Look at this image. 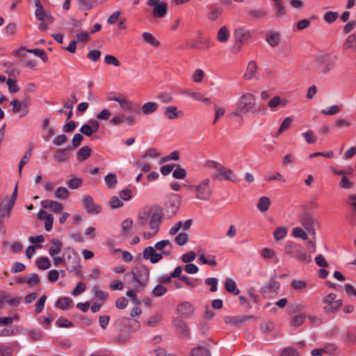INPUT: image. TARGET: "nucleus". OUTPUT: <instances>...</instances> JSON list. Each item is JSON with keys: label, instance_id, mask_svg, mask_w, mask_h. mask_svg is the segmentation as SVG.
Here are the masks:
<instances>
[{"label": "nucleus", "instance_id": "46", "mask_svg": "<svg viewBox=\"0 0 356 356\" xmlns=\"http://www.w3.org/2000/svg\"><path fill=\"white\" fill-rule=\"evenodd\" d=\"M83 179L76 177L71 178L67 181L68 187L71 189H76L82 186Z\"/></svg>", "mask_w": 356, "mask_h": 356}, {"label": "nucleus", "instance_id": "29", "mask_svg": "<svg viewBox=\"0 0 356 356\" xmlns=\"http://www.w3.org/2000/svg\"><path fill=\"white\" fill-rule=\"evenodd\" d=\"M184 93L191 96L195 100L201 101L208 104H210L211 103V99L209 98L204 97L200 92L186 90L184 92Z\"/></svg>", "mask_w": 356, "mask_h": 356}, {"label": "nucleus", "instance_id": "51", "mask_svg": "<svg viewBox=\"0 0 356 356\" xmlns=\"http://www.w3.org/2000/svg\"><path fill=\"white\" fill-rule=\"evenodd\" d=\"M131 322H134L135 323H137L136 321H134V320L131 321V318H129L121 317V318H119L116 321L115 324L119 327V330L122 331L123 329L121 327V326L122 325L127 326V325H129L131 323Z\"/></svg>", "mask_w": 356, "mask_h": 356}, {"label": "nucleus", "instance_id": "36", "mask_svg": "<svg viewBox=\"0 0 356 356\" xmlns=\"http://www.w3.org/2000/svg\"><path fill=\"white\" fill-rule=\"evenodd\" d=\"M257 66L256 63L251 61L248 65L247 72L244 74L245 79H251L256 74Z\"/></svg>", "mask_w": 356, "mask_h": 356}, {"label": "nucleus", "instance_id": "15", "mask_svg": "<svg viewBox=\"0 0 356 356\" xmlns=\"http://www.w3.org/2000/svg\"><path fill=\"white\" fill-rule=\"evenodd\" d=\"M174 323L177 327L180 338L186 339L188 337L190 330L186 322L180 318H176L174 320Z\"/></svg>", "mask_w": 356, "mask_h": 356}, {"label": "nucleus", "instance_id": "35", "mask_svg": "<svg viewBox=\"0 0 356 356\" xmlns=\"http://www.w3.org/2000/svg\"><path fill=\"white\" fill-rule=\"evenodd\" d=\"M54 158L58 162H65L69 159V152L66 149H58L54 154Z\"/></svg>", "mask_w": 356, "mask_h": 356}, {"label": "nucleus", "instance_id": "12", "mask_svg": "<svg viewBox=\"0 0 356 356\" xmlns=\"http://www.w3.org/2000/svg\"><path fill=\"white\" fill-rule=\"evenodd\" d=\"M143 257L145 259H149L152 264L159 262L163 258L161 253H156V249L152 246H148L143 250Z\"/></svg>", "mask_w": 356, "mask_h": 356}, {"label": "nucleus", "instance_id": "27", "mask_svg": "<svg viewBox=\"0 0 356 356\" xmlns=\"http://www.w3.org/2000/svg\"><path fill=\"white\" fill-rule=\"evenodd\" d=\"M280 288V283L279 282L271 280L270 282L267 284L266 286L263 287L261 292L264 294H266L270 292H276L278 289Z\"/></svg>", "mask_w": 356, "mask_h": 356}, {"label": "nucleus", "instance_id": "39", "mask_svg": "<svg viewBox=\"0 0 356 356\" xmlns=\"http://www.w3.org/2000/svg\"><path fill=\"white\" fill-rule=\"evenodd\" d=\"M158 108V104L155 102H147L142 106L143 113L145 115L152 113Z\"/></svg>", "mask_w": 356, "mask_h": 356}, {"label": "nucleus", "instance_id": "40", "mask_svg": "<svg viewBox=\"0 0 356 356\" xmlns=\"http://www.w3.org/2000/svg\"><path fill=\"white\" fill-rule=\"evenodd\" d=\"M36 266L40 270H47L50 268L51 263L47 257H42L37 259Z\"/></svg>", "mask_w": 356, "mask_h": 356}, {"label": "nucleus", "instance_id": "61", "mask_svg": "<svg viewBox=\"0 0 356 356\" xmlns=\"http://www.w3.org/2000/svg\"><path fill=\"white\" fill-rule=\"evenodd\" d=\"M47 300V296L45 295H42L35 304V312L37 314L40 313L44 307V302Z\"/></svg>", "mask_w": 356, "mask_h": 356}, {"label": "nucleus", "instance_id": "55", "mask_svg": "<svg viewBox=\"0 0 356 356\" xmlns=\"http://www.w3.org/2000/svg\"><path fill=\"white\" fill-rule=\"evenodd\" d=\"M200 260L204 264H209L210 266H216V261L214 256H208V258L204 254L200 255Z\"/></svg>", "mask_w": 356, "mask_h": 356}, {"label": "nucleus", "instance_id": "38", "mask_svg": "<svg viewBox=\"0 0 356 356\" xmlns=\"http://www.w3.org/2000/svg\"><path fill=\"white\" fill-rule=\"evenodd\" d=\"M143 38L145 42L149 44L154 47H157L159 46L160 42L157 40L152 34L150 33L145 32L143 33Z\"/></svg>", "mask_w": 356, "mask_h": 356}, {"label": "nucleus", "instance_id": "45", "mask_svg": "<svg viewBox=\"0 0 356 356\" xmlns=\"http://www.w3.org/2000/svg\"><path fill=\"white\" fill-rule=\"evenodd\" d=\"M266 40L271 47H276L280 42V36L278 33H273L268 35Z\"/></svg>", "mask_w": 356, "mask_h": 356}, {"label": "nucleus", "instance_id": "21", "mask_svg": "<svg viewBox=\"0 0 356 356\" xmlns=\"http://www.w3.org/2000/svg\"><path fill=\"white\" fill-rule=\"evenodd\" d=\"M42 205L44 209H51L55 213H60L63 210V205L60 203L50 200L42 201Z\"/></svg>", "mask_w": 356, "mask_h": 356}, {"label": "nucleus", "instance_id": "2", "mask_svg": "<svg viewBox=\"0 0 356 356\" xmlns=\"http://www.w3.org/2000/svg\"><path fill=\"white\" fill-rule=\"evenodd\" d=\"M65 266L70 272H75L76 275L82 276V272L80 270V259L74 249L67 248L65 250Z\"/></svg>", "mask_w": 356, "mask_h": 356}, {"label": "nucleus", "instance_id": "48", "mask_svg": "<svg viewBox=\"0 0 356 356\" xmlns=\"http://www.w3.org/2000/svg\"><path fill=\"white\" fill-rule=\"evenodd\" d=\"M55 196L58 199L67 200L70 196V193L66 188L59 187L55 192Z\"/></svg>", "mask_w": 356, "mask_h": 356}, {"label": "nucleus", "instance_id": "11", "mask_svg": "<svg viewBox=\"0 0 356 356\" xmlns=\"http://www.w3.org/2000/svg\"><path fill=\"white\" fill-rule=\"evenodd\" d=\"M10 104L13 106V112L15 113H19V115L21 117L24 116L28 113L29 99H24L22 102L14 99L10 102Z\"/></svg>", "mask_w": 356, "mask_h": 356}, {"label": "nucleus", "instance_id": "6", "mask_svg": "<svg viewBox=\"0 0 356 356\" xmlns=\"http://www.w3.org/2000/svg\"><path fill=\"white\" fill-rule=\"evenodd\" d=\"M323 309L325 314H332L338 311L342 306V300L337 298L335 293H330L322 299Z\"/></svg>", "mask_w": 356, "mask_h": 356}, {"label": "nucleus", "instance_id": "31", "mask_svg": "<svg viewBox=\"0 0 356 356\" xmlns=\"http://www.w3.org/2000/svg\"><path fill=\"white\" fill-rule=\"evenodd\" d=\"M225 288L227 292L232 293L236 296L238 295L240 292L236 287L235 282L232 279L226 280L225 282Z\"/></svg>", "mask_w": 356, "mask_h": 356}, {"label": "nucleus", "instance_id": "24", "mask_svg": "<svg viewBox=\"0 0 356 356\" xmlns=\"http://www.w3.org/2000/svg\"><path fill=\"white\" fill-rule=\"evenodd\" d=\"M73 306V300L68 297L59 298L56 302V307L63 310H66Z\"/></svg>", "mask_w": 356, "mask_h": 356}, {"label": "nucleus", "instance_id": "18", "mask_svg": "<svg viewBox=\"0 0 356 356\" xmlns=\"http://www.w3.org/2000/svg\"><path fill=\"white\" fill-rule=\"evenodd\" d=\"M235 37L240 42H248L252 36V33L245 28H238L235 31Z\"/></svg>", "mask_w": 356, "mask_h": 356}, {"label": "nucleus", "instance_id": "42", "mask_svg": "<svg viewBox=\"0 0 356 356\" xmlns=\"http://www.w3.org/2000/svg\"><path fill=\"white\" fill-rule=\"evenodd\" d=\"M149 218V211L148 209L140 211L138 214V225L140 227L145 225Z\"/></svg>", "mask_w": 356, "mask_h": 356}, {"label": "nucleus", "instance_id": "20", "mask_svg": "<svg viewBox=\"0 0 356 356\" xmlns=\"http://www.w3.org/2000/svg\"><path fill=\"white\" fill-rule=\"evenodd\" d=\"M169 207L171 208L172 215H174L181 205V197L177 194H172L169 197Z\"/></svg>", "mask_w": 356, "mask_h": 356}, {"label": "nucleus", "instance_id": "16", "mask_svg": "<svg viewBox=\"0 0 356 356\" xmlns=\"http://www.w3.org/2000/svg\"><path fill=\"white\" fill-rule=\"evenodd\" d=\"M83 204L88 213H99L101 211V207L94 203L92 197L90 195L83 197Z\"/></svg>", "mask_w": 356, "mask_h": 356}, {"label": "nucleus", "instance_id": "57", "mask_svg": "<svg viewBox=\"0 0 356 356\" xmlns=\"http://www.w3.org/2000/svg\"><path fill=\"white\" fill-rule=\"evenodd\" d=\"M339 15L337 12L328 11L324 15V19L326 22L332 24L336 21Z\"/></svg>", "mask_w": 356, "mask_h": 356}, {"label": "nucleus", "instance_id": "30", "mask_svg": "<svg viewBox=\"0 0 356 356\" xmlns=\"http://www.w3.org/2000/svg\"><path fill=\"white\" fill-rule=\"evenodd\" d=\"M270 200L266 196L261 197L257 203V208L261 212L266 211L270 205Z\"/></svg>", "mask_w": 356, "mask_h": 356}, {"label": "nucleus", "instance_id": "56", "mask_svg": "<svg viewBox=\"0 0 356 356\" xmlns=\"http://www.w3.org/2000/svg\"><path fill=\"white\" fill-rule=\"evenodd\" d=\"M291 286L295 290H302L307 287V283L304 280H294L291 282Z\"/></svg>", "mask_w": 356, "mask_h": 356}, {"label": "nucleus", "instance_id": "26", "mask_svg": "<svg viewBox=\"0 0 356 356\" xmlns=\"http://www.w3.org/2000/svg\"><path fill=\"white\" fill-rule=\"evenodd\" d=\"M53 245L49 248V253L51 257L58 254L62 249L63 243L58 239L53 238L51 240Z\"/></svg>", "mask_w": 356, "mask_h": 356}, {"label": "nucleus", "instance_id": "53", "mask_svg": "<svg viewBox=\"0 0 356 356\" xmlns=\"http://www.w3.org/2000/svg\"><path fill=\"white\" fill-rule=\"evenodd\" d=\"M188 241V235L185 232H181L175 238V241L179 245H185Z\"/></svg>", "mask_w": 356, "mask_h": 356}, {"label": "nucleus", "instance_id": "33", "mask_svg": "<svg viewBox=\"0 0 356 356\" xmlns=\"http://www.w3.org/2000/svg\"><path fill=\"white\" fill-rule=\"evenodd\" d=\"M223 9L221 7L211 6L208 13V18L214 21L217 19L222 13Z\"/></svg>", "mask_w": 356, "mask_h": 356}, {"label": "nucleus", "instance_id": "14", "mask_svg": "<svg viewBox=\"0 0 356 356\" xmlns=\"http://www.w3.org/2000/svg\"><path fill=\"white\" fill-rule=\"evenodd\" d=\"M300 222L309 234H315V220L310 214L302 215L300 218Z\"/></svg>", "mask_w": 356, "mask_h": 356}, {"label": "nucleus", "instance_id": "54", "mask_svg": "<svg viewBox=\"0 0 356 356\" xmlns=\"http://www.w3.org/2000/svg\"><path fill=\"white\" fill-rule=\"evenodd\" d=\"M292 121V119L290 118H285L277 130V134L280 135L285 130L288 129L291 125Z\"/></svg>", "mask_w": 356, "mask_h": 356}, {"label": "nucleus", "instance_id": "47", "mask_svg": "<svg viewBox=\"0 0 356 356\" xmlns=\"http://www.w3.org/2000/svg\"><path fill=\"white\" fill-rule=\"evenodd\" d=\"M287 234V228L286 227H277L273 233L275 240L279 241L284 238Z\"/></svg>", "mask_w": 356, "mask_h": 356}, {"label": "nucleus", "instance_id": "34", "mask_svg": "<svg viewBox=\"0 0 356 356\" xmlns=\"http://www.w3.org/2000/svg\"><path fill=\"white\" fill-rule=\"evenodd\" d=\"M91 154V149L88 146L81 147L76 153L77 159L79 161H83L88 159Z\"/></svg>", "mask_w": 356, "mask_h": 356}, {"label": "nucleus", "instance_id": "5", "mask_svg": "<svg viewBox=\"0 0 356 356\" xmlns=\"http://www.w3.org/2000/svg\"><path fill=\"white\" fill-rule=\"evenodd\" d=\"M133 280L136 282V284L140 288L145 286L149 281V271L148 268L145 265H140L135 266L131 269L130 273Z\"/></svg>", "mask_w": 356, "mask_h": 356}, {"label": "nucleus", "instance_id": "59", "mask_svg": "<svg viewBox=\"0 0 356 356\" xmlns=\"http://www.w3.org/2000/svg\"><path fill=\"white\" fill-rule=\"evenodd\" d=\"M28 52L33 53L35 56L40 57L44 62H47L48 60V57L47 56V54L45 53V51L43 49H29Z\"/></svg>", "mask_w": 356, "mask_h": 356}, {"label": "nucleus", "instance_id": "41", "mask_svg": "<svg viewBox=\"0 0 356 356\" xmlns=\"http://www.w3.org/2000/svg\"><path fill=\"white\" fill-rule=\"evenodd\" d=\"M305 318L306 314H305L295 315L291 318L290 324L293 327H299L304 323Z\"/></svg>", "mask_w": 356, "mask_h": 356}, {"label": "nucleus", "instance_id": "43", "mask_svg": "<svg viewBox=\"0 0 356 356\" xmlns=\"http://www.w3.org/2000/svg\"><path fill=\"white\" fill-rule=\"evenodd\" d=\"M287 103L286 99H282L280 97L275 96L272 99L269 101L268 103V106L271 108H276L278 105L282 104V106H284Z\"/></svg>", "mask_w": 356, "mask_h": 356}, {"label": "nucleus", "instance_id": "8", "mask_svg": "<svg viewBox=\"0 0 356 356\" xmlns=\"http://www.w3.org/2000/svg\"><path fill=\"white\" fill-rule=\"evenodd\" d=\"M161 222V216L158 213H154L152 216L149 221L150 232H145L143 233V237L146 239H149L154 236L159 230V225Z\"/></svg>", "mask_w": 356, "mask_h": 356}, {"label": "nucleus", "instance_id": "7", "mask_svg": "<svg viewBox=\"0 0 356 356\" xmlns=\"http://www.w3.org/2000/svg\"><path fill=\"white\" fill-rule=\"evenodd\" d=\"M336 56H333L330 54H324L319 56L317 61L319 65L322 67V72L323 74L327 73L332 70L335 65Z\"/></svg>", "mask_w": 356, "mask_h": 356}, {"label": "nucleus", "instance_id": "4", "mask_svg": "<svg viewBox=\"0 0 356 356\" xmlns=\"http://www.w3.org/2000/svg\"><path fill=\"white\" fill-rule=\"evenodd\" d=\"M285 252L290 257L296 258L299 261L303 263H309L312 261V258L308 255L301 245L290 243L285 245Z\"/></svg>", "mask_w": 356, "mask_h": 356}, {"label": "nucleus", "instance_id": "23", "mask_svg": "<svg viewBox=\"0 0 356 356\" xmlns=\"http://www.w3.org/2000/svg\"><path fill=\"white\" fill-rule=\"evenodd\" d=\"M323 351L329 355H337L340 353V349L334 343H327L323 346Z\"/></svg>", "mask_w": 356, "mask_h": 356}, {"label": "nucleus", "instance_id": "49", "mask_svg": "<svg viewBox=\"0 0 356 356\" xmlns=\"http://www.w3.org/2000/svg\"><path fill=\"white\" fill-rule=\"evenodd\" d=\"M248 15L254 19H259L266 17L267 12L264 10H252L248 12Z\"/></svg>", "mask_w": 356, "mask_h": 356}, {"label": "nucleus", "instance_id": "10", "mask_svg": "<svg viewBox=\"0 0 356 356\" xmlns=\"http://www.w3.org/2000/svg\"><path fill=\"white\" fill-rule=\"evenodd\" d=\"M257 317L251 315H244V316H228L225 317L224 321L226 324L234 325V326H240L243 325L246 321L250 320H257Z\"/></svg>", "mask_w": 356, "mask_h": 356}, {"label": "nucleus", "instance_id": "52", "mask_svg": "<svg viewBox=\"0 0 356 356\" xmlns=\"http://www.w3.org/2000/svg\"><path fill=\"white\" fill-rule=\"evenodd\" d=\"M105 181L106 183L107 186L109 188H114L115 184H117L116 175L113 173H109L106 176Z\"/></svg>", "mask_w": 356, "mask_h": 356}, {"label": "nucleus", "instance_id": "25", "mask_svg": "<svg viewBox=\"0 0 356 356\" xmlns=\"http://www.w3.org/2000/svg\"><path fill=\"white\" fill-rule=\"evenodd\" d=\"M133 220L127 218L122 221L121 224L122 234L123 238L127 237L132 232Z\"/></svg>", "mask_w": 356, "mask_h": 356}, {"label": "nucleus", "instance_id": "13", "mask_svg": "<svg viewBox=\"0 0 356 356\" xmlns=\"http://www.w3.org/2000/svg\"><path fill=\"white\" fill-rule=\"evenodd\" d=\"M219 175L222 176L227 180H229L232 181H236V175H233V172L230 169H227L225 167H224L222 164L220 165L218 170L215 173H213L211 177L213 179H216Z\"/></svg>", "mask_w": 356, "mask_h": 356}, {"label": "nucleus", "instance_id": "37", "mask_svg": "<svg viewBox=\"0 0 356 356\" xmlns=\"http://www.w3.org/2000/svg\"><path fill=\"white\" fill-rule=\"evenodd\" d=\"M229 32L226 26H222L218 31L217 38L220 42H225L229 40Z\"/></svg>", "mask_w": 356, "mask_h": 356}, {"label": "nucleus", "instance_id": "60", "mask_svg": "<svg viewBox=\"0 0 356 356\" xmlns=\"http://www.w3.org/2000/svg\"><path fill=\"white\" fill-rule=\"evenodd\" d=\"M280 356H300L299 353L292 347L284 348Z\"/></svg>", "mask_w": 356, "mask_h": 356}, {"label": "nucleus", "instance_id": "19", "mask_svg": "<svg viewBox=\"0 0 356 356\" xmlns=\"http://www.w3.org/2000/svg\"><path fill=\"white\" fill-rule=\"evenodd\" d=\"M111 99L119 103L121 108L124 111H130L133 107V103L125 97H114Z\"/></svg>", "mask_w": 356, "mask_h": 356}, {"label": "nucleus", "instance_id": "1", "mask_svg": "<svg viewBox=\"0 0 356 356\" xmlns=\"http://www.w3.org/2000/svg\"><path fill=\"white\" fill-rule=\"evenodd\" d=\"M256 98L250 92H246L242 95L236 104V109L232 113L234 116H238L248 113H258L259 109L255 108Z\"/></svg>", "mask_w": 356, "mask_h": 356}, {"label": "nucleus", "instance_id": "44", "mask_svg": "<svg viewBox=\"0 0 356 356\" xmlns=\"http://www.w3.org/2000/svg\"><path fill=\"white\" fill-rule=\"evenodd\" d=\"M164 114L170 120L175 119L179 117L177 108L174 106L167 107L165 110Z\"/></svg>", "mask_w": 356, "mask_h": 356}, {"label": "nucleus", "instance_id": "28", "mask_svg": "<svg viewBox=\"0 0 356 356\" xmlns=\"http://www.w3.org/2000/svg\"><path fill=\"white\" fill-rule=\"evenodd\" d=\"M168 245H169L170 248H172V245L170 244V241L163 240L159 242H157L154 245V248L156 250L160 251V253H161V254H163L169 255L170 254V250L166 251L165 250V248Z\"/></svg>", "mask_w": 356, "mask_h": 356}, {"label": "nucleus", "instance_id": "22", "mask_svg": "<svg viewBox=\"0 0 356 356\" xmlns=\"http://www.w3.org/2000/svg\"><path fill=\"white\" fill-rule=\"evenodd\" d=\"M343 49H350L353 52L356 51V33L350 35L342 46Z\"/></svg>", "mask_w": 356, "mask_h": 356}, {"label": "nucleus", "instance_id": "50", "mask_svg": "<svg viewBox=\"0 0 356 356\" xmlns=\"http://www.w3.org/2000/svg\"><path fill=\"white\" fill-rule=\"evenodd\" d=\"M292 234L294 237L300 238L303 240H307L308 238L307 232L299 227L293 229Z\"/></svg>", "mask_w": 356, "mask_h": 356}, {"label": "nucleus", "instance_id": "64", "mask_svg": "<svg viewBox=\"0 0 356 356\" xmlns=\"http://www.w3.org/2000/svg\"><path fill=\"white\" fill-rule=\"evenodd\" d=\"M95 296L101 300H106L108 297V293L99 289L97 286L94 287Z\"/></svg>", "mask_w": 356, "mask_h": 356}, {"label": "nucleus", "instance_id": "32", "mask_svg": "<svg viewBox=\"0 0 356 356\" xmlns=\"http://www.w3.org/2000/svg\"><path fill=\"white\" fill-rule=\"evenodd\" d=\"M191 356H211L210 351L204 346H198L193 348L191 351Z\"/></svg>", "mask_w": 356, "mask_h": 356}, {"label": "nucleus", "instance_id": "17", "mask_svg": "<svg viewBox=\"0 0 356 356\" xmlns=\"http://www.w3.org/2000/svg\"><path fill=\"white\" fill-rule=\"evenodd\" d=\"M177 312L182 317L188 318L193 314L194 307L188 302H182L177 306Z\"/></svg>", "mask_w": 356, "mask_h": 356}, {"label": "nucleus", "instance_id": "9", "mask_svg": "<svg viewBox=\"0 0 356 356\" xmlns=\"http://www.w3.org/2000/svg\"><path fill=\"white\" fill-rule=\"evenodd\" d=\"M147 5L153 7L152 15L154 17H163L168 10L167 3L159 0H148Z\"/></svg>", "mask_w": 356, "mask_h": 356}, {"label": "nucleus", "instance_id": "3", "mask_svg": "<svg viewBox=\"0 0 356 356\" xmlns=\"http://www.w3.org/2000/svg\"><path fill=\"white\" fill-rule=\"evenodd\" d=\"M187 187L189 191L195 192V197L200 200H208L211 197L212 189L209 178L204 179L198 185H189Z\"/></svg>", "mask_w": 356, "mask_h": 356}, {"label": "nucleus", "instance_id": "63", "mask_svg": "<svg viewBox=\"0 0 356 356\" xmlns=\"http://www.w3.org/2000/svg\"><path fill=\"white\" fill-rule=\"evenodd\" d=\"M86 289V285L82 282H79L72 292V295L77 296L82 293Z\"/></svg>", "mask_w": 356, "mask_h": 356}, {"label": "nucleus", "instance_id": "62", "mask_svg": "<svg viewBox=\"0 0 356 356\" xmlns=\"http://www.w3.org/2000/svg\"><path fill=\"white\" fill-rule=\"evenodd\" d=\"M354 186L353 181H351L347 176H343L339 183V186L342 188H351Z\"/></svg>", "mask_w": 356, "mask_h": 356}, {"label": "nucleus", "instance_id": "58", "mask_svg": "<svg viewBox=\"0 0 356 356\" xmlns=\"http://www.w3.org/2000/svg\"><path fill=\"white\" fill-rule=\"evenodd\" d=\"M7 85L10 92L15 93L19 90V88L17 84V81L13 79H8L7 80Z\"/></svg>", "mask_w": 356, "mask_h": 356}]
</instances>
